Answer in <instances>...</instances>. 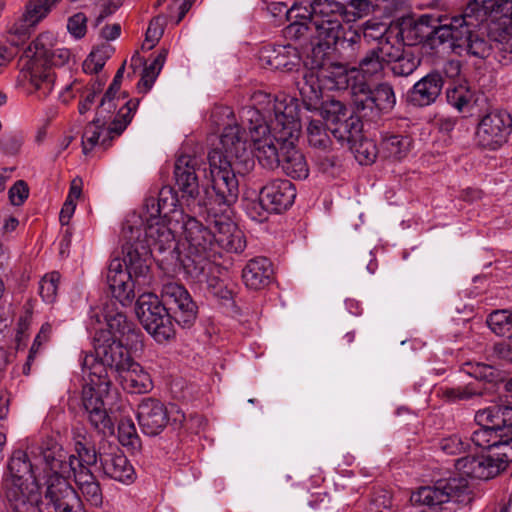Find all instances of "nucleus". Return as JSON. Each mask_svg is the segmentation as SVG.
<instances>
[{
  "label": "nucleus",
  "instance_id": "1",
  "mask_svg": "<svg viewBox=\"0 0 512 512\" xmlns=\"http://www.w3.org/2000/svg\"><path fill=\"white\" fill-rule=\"evenodd\" d=\"M94 340L95 354H80L85 381L81 396L82 408L95 430L104 434L112 433L114 425L104 403L112 385L107 369L114 371L118 376L134 359L124 346L125 341L108 337L106 333H97Z\"/></svg>",
  "mask_w": 512,
  "mask_h": 512
},
{
  "label": "nucleus",
  "instance_id": "2",
  "mask_svg": "<svg viewBox=\"0 0 512 512\" xmlns=\"http://www.w3.org/2000/svg\"><path fill=\"white\" fill-rule=\"evenodd\" d=\"M207 160L209 172L206 178L214 192L211 199L218 205H232L239 193L236 174H245L254 166L245 129L238 124L227 125L219 145L209 151Z\"/></svg>",
  "mask_w": 512,
  "mask_h": 512
},
{
  "label": "nucleus",
  "instance_id": "3",
  "mask_svg": "<svg viewBox=\"0 0 512 512\" xmlns=\"http://www.w3.org/2000/svg\"><path fill=\"white\" fill-rule=\"evenodd\" d=\"M180 233L179 226L164 220H145L137 214L131 215L123 224L122 237L127 245L135 249L147 247L149 258L157 253L159 267L175 265L178 243L176 235ZM151 260L149 259V262Z\"/></svg>",
  "mask_w": 512,
  "mask_h": 512
},
{
  "label": "nucleus",
  "instance_id": "4",
  "mask_svg": "<svg viewBox=\"0 0 512 512\" xmlns=\"http://www.w3.org/2000/svg\"><path fill=\"white\" fill-rule=\"evenodd\" d=\"M251 106L241 110V120L248 129L258 126H269L281 132L282 135H293L299 127L298 100L281 95L256 91L251 96Z\"/></svg>",
  "mask_w": 512,
  "mask_h": 512
},
{
  "label": "nucleus",
  "instance_id": "5",
  "mask_svg": "<svg viewBox=\"0 0 512 512\" xmlns=\"http://www.w3.org/2000/svg\"><path fill=\"white\" fill-rule=\"evenodd\" d=\"M124 258L113 257L108 265L106 282L113 295L122 306L130 304L134 297L135 283H150L149 250L147 247L135 249L123 244Z\"/></svg>",
  "mask_w": 512,
  "mask_h": 512
},
{
  "label": "nucleus",
  "instance_id": "6",
  "mask_svg": "<svg viewBox=\"0 0 512 512\" xmlns=\"http://www.w3.org/2000/svg\"><path fill=\"white\" fill-rule=\"evenodd\" d=\"M32 446H42V441H29L25 450H15L8 462V474L4 478V489L10 507H23L30 502V494H36V504L41 503L40 486L35 471L40 463L45 465L43 455L31 453Z\"/></svg>",
  "mask_w": 512,
  "mask_h": 512
},
{
  "label": "nucleus",
  "instance_id": "7",
  "mask_svg": "<svg viewBox=\"0 0 512 512\" xmlns=\"http://www.w3.org/2000/svg\"><path fill=\"white\" fill-rule=\"evenodd\" d=\"M475 422L479 428L468 441L483 449L497 448L499 456L512 461V403L478 410Z\"/></svg>",
  "mask_w": 512,
  "mask_h": 512
},
{
  "label": "nucleus",
  "instance_id": "8",
  "mask_svg": "<svg viewBox=\"0 0 512 512\" xmlns=\"http://www.w3.org/2000/svg\"><path fill=\"white\" fill-rule=\"evenodd\" d=\"M30 451L32 454L43 455L45 467L51 472L50 476H60L66 480L79 470H90L89 467L95 465L99 460V454L95 447L84 437L83 441L75 442L76 454L66 452L53 438L42 440V446H32Z\"/></svg>",
  "mask_w": 512,
  "mask_h": 512
},
{
  "label": "nucleus",
  "instance_id": "9",
  "mask_svg": "<svg viewBox=\"0 0 512 512\" xmlns=\"http://www.w3.org/2000/svg\"><path fill=\"white\" fill-rule=\"evenodd\" d=\"M476 26L466 11L456 16L426 13L414 22L413 31L419 41H429L433 45L449 43L451 48L457 49L463 47L467 35Z\"/></svg>",
  "mask_w": 512,
  "mask_h": 512
},
{
  "label": "nucleus",
  "instance_id": "10",
  "mask_svg": "<svg viewBox=\"0 0 512 512\" xmlns=\"http://www.w3.org/2000/svg\"><path fill=\"white\" fill-rule=\"evenodd\" d=\"M352 102L356 113L369 121H375L382 113L392 111L396 104V95L393 86L388 82L371 87L362 79L352 84Z\"/></svg>",
  "mask_w": 512,
  "mask_h": 512
},
{
  "label": "nucleus",
  "instance_id": "11",
  "mask_svg": "<svg viewBox=\"0 0 512 512\" xmlns=\"http://www.w3.org/2000/svg\"><path fill=\"white\" fill-rule=\"evenodd\" d=\"M410 501L415 506L436 508L444 503H468L471 501L469 482L464 477L439 479L432 486H423L411 494Z\"/></svg>",
  "mask_w": 512,
  "mask_h": 512
},
{
  "label": "nucleus",
  "instance_id": "12",
  "mask_svg": "<svg viewBox=\"0 0 512 512\" xmlns=\"http://www.w3.org/2000/svg\"><path fill=\"white\" fill-rule=\"evenodd\" d=\"M512 132V116L494 109L480 117L474 133V144L481 150L496 151L507 143Z\"/></svg>",
  "mask_w": 512,
  "mask_h": 512
},
{
  "label": "nucleus",
  "instance_id": "13",
  "mask_svg": "<svg viewBox=\"0 0 512 512\" xmlns=\"http://www.w3.org/2000/svg\"><path fill=\"white\" fill-rule=\"evenodd\" d=\"M126 98V94L121 96L105 92L97 107L96 122H103L105 124L108 123L117 110L107 130L110 138L119 136L127 128L138 107V99L126 100Z\"/></svg>",
  "mask_w": 512,
  "mask_h": 512
},
{
  "label": "nucleus",
  "instance_id": "14",
  "mask_svg": "<svg viewBox=\"0 0 512 512\" xmlns=\"http://www.w3.org/2000/svg\"><path fill=\"white\" fill-rule=\"evenodd\" d=\"M70 57L69 49L57 47L43 61L49 66H63ZM24 76L28 81V93L40 101L45 100L54 89L56 76L51 67L34 65Z\"/></svg>",
  "mask_w": 512,
  "mask_h": 512
},
{
  "label": "nucleus",
  "instance_id": "15",
  "mask_svg": "<svg viewBox=\"0 0 512 512\" xmlns=\"http://www.w3.org/2000/svg\"><path fill=\"white\" fill-rule=\"evenodd\" d=\"M45 499L38 512H86L77 492L60 476H48Z\"/></svg>",
  "mask_w": 512,
  "mask_h": 512
},
{
  "label": "nucleus",
  "instance_id": "16",
  "mask_svg": "<svg viewBox=\"0 0 512 512\" xmlns=\"http://www.w3.org/2000/svg\"><path fill=\"white\" fill-rule=\"evenodd\" d=\"M255 155L262 167L273 170L280 166L284 141L279 139L280 133L269 126H258L249 129Z\"/></svg>",
  "mask_w": 512,
  "mask_h": 512
},
{
  "label": "nucleus",
  "instance_id": "17",
  "mask_svg": "<svg viewBox=\"0 0 512 512\" xmlns=\"http://www.w3.org/2000/svg\"><path fill=\"white\" fill-rule=\"evenodd\" d=\"M175 226H179L187 248L194 253H214L213 221L209 227L204 226L195 216L186 213H177Z\"/></svg>",
  "mask_w": 512,
  "mask_h": 512
},
{
  "label": "nucleus",
  "instance_id": "18",
  "mask_svg": "<svg viewBox=\"0 0 512 512\" xmlns=\"http://www.w3.org/2000/svg\"><path fill=\"white\" fill-rule=\"evenodd\" d=\"M466 12L476 22H483L488 18L496 20V26L491 31L496 42L498 34L511 23L512 0H471Z\"/></svg>",
  "mask_w": 512,
  "mask_h": 512
},
{
  "label": "nucleus",
  "instance_id": "19",
  "mask_svg": "<svg viewBox=\"0 0 512 512\" xmlns=\"http://www.w3.org/2000/svg\"><path fill=\"white\" fill-rule=\"evenodd\" d=\"M163 301L173 311L174 320L183 328L193 325L197 317V306L188 291L180 284L165 283L161 290Z\"/></svg>",
  "mask_w": 512,
  "mask_h": 512
},
{
  "label": "nucleus",
  "instance_id": "20",
  "mask_svg": "<svg viewBox=\"0 0 512 512\" xmlns=\"http://www.w3.org/2000/svg\"><path fill=\"white\" fill-rule=\"evenodd\" d=\"M508 462L499 454L497 457L482 454L459 458L454 465L461 474L467 477L488 480L504 470Z\"/></svg>",
  "mask_w": 512,
  "mask_h": 512
},
{
  "label": "nucleus",
  "instance_id": "21",
  "mask_svg": "<svg viewBox=\"0 0 512 512\" xmlns=\"http://www.w3.org/2000/svg\"><path fill=\"white\" fill-rule=\"evenodd\" d=\"M177 193L170 186H164L158 193V197H148L145 199L143 210L138 217L145 220H164L170 224L176 225L173 221L177 213H184L182 209L177 208Z\"/></svg>",
  "mask_w": 512,
  "mask_h": 512
},
{
  "label": "nucleus",
  "instance_id": "22",
  "mask_svg": "<svg viewBox=\"0 0 512 512\" xmlns=\"http://www.w3.org/2000/svg\"><path fill=\"white\" fill-rule=\"evenodd\" d=\"M214 253H194L187 248V253L184 257H181L180 252L176 253L175 265L169 266L164 265L162 270L168 276H174L179 273H183L184 277L193 282H202L211 266V257Z\"/></svg>",
  "mask_w": 512,
  "mask_h": 512
},
{
  "label": "nucleus",
  "instance_id": "23",
  "mask_svg": "<svg viewBox=\"0 0 512 512\" xmlns=\"http://www.w3.org/2000/svg\"><path fill=\"white\" fill-rule=\"evenodd\" d=\"M201 165L200 159L191 155H180L174 165V178L183 198L195 201L200 193L197 170Z\"/></svg>",
  "mask_w": 512,
  "mask_h": 512
},
{
  "label": "nucleus",
  "instance_id": "24",
  "mask_svg": "<svg viewBox=\"0 0 512 512\" xmlns=\"http://www.w3.org/2000/svg\"><path fill=\"white\" fill-rule=\"evenodd\" d=\"M137 419L142 432L148 436L159 435L169 422L167 408L154 398L141 401L138 405Z\"/></svg>",
  "mask_w": 512,
  "mask_h": 512
},
{
  "label": "nucleus",
  "instance_id": "25",
  "mask_svg": "<svg viewBox=\"0 0 512 512\" xmlns=\"http://www.w3.org/2000/svg\"><path fill=\"white\" fill-rule=\"evenodd\" d=\"M301 122L299 127L293 135H282V131L278 136L281 141H284L282 148L280 166L284 173L293 179H305L309 174V168L304 155L296 148V141L300 134Z\"/></svg>",
  "mask_w": 512,
  "mask_h": 512
},
{
  "label": "nucleus",
  "instance_id": "26",
  "mask_svg": "<svg viewBox=\"0 0 512 512\" xmlns=\"http://www.w3.org/2000/svg\"><path fill=\"white\" fill-rule=\"evenodd\" d=\"M444 86L443 76L433 71L418 80L407 92V101L414 107H427L434 104Z\"/></svg>",
  "mask_w": 512,
  "mask_h": 512
},
{
  "label": "nucleus",
  "instance_id": "27",
  "mask_svg": "<svg viewBox=\"0 0 512 512\" xmlns=\"http://www.w3.org/2000/svg\"><path fill=\"white\" fill-rule=\"evenodd\" d=\"M261 201L272 213H281L292 206L296 198L294 184L286 179H276L260 191Z\"/></svg>",
  "mask_w": 512,
  "mask_h": 512
},
{
  "label": "nucleus",
  "instance_id": "28",
  "mask_svg": "<svg viewBox=\"0 0 512 512\" xmlns=\"http://www.w3.org/2000/svg\"><path fill=\"white\" fill-rule=\"evenodd\" d=\"M214 254L215 248L220 247L223 250L233 253H241L246 247V240L243 232L225 217H214Z\"/></svg>",
  "mask_w": 512,
  "mask_h": 512
},
{
  "label": "nucleus",
  "instance_id": "29",
  "mask_svg": "<svg viewBox=\"0 0 512 512\" xmlns=\"http://www.w3.org/2000/svg\"><path fill=\"white\" fill-rule=\"evenodd\" d=\"M319 76H321L324 88L327 90H344L350 88L354 81H361L357 77L355 68L348 69L341 63L329 62L323 63L317 67Z\"/></svg>",
  "mask_w": 512,
  "mask_h": 512
},
{
  "label": "nucleus",
  "instance_id": "30",
  "mask_svg": "<svg viewBox=\"0 0 512 512\" xmlns=\"http://www.w3.org/2000/svg\"><path fill=\"white\" fill-rule=\"evenodd\" d=\"M103 317L108 326L106 333L108 337H115L117 340L125 341L126 345L136 343L140 337L139 330L132 322H129L126 316L120 311H113L107 305L103 310Z\"/></svg>",
  "mask_w": 512,
  "mask_h": 512
},
{
  "label": "nucleus",
  "instance_id": "31",
  "mask_svg": "<svg viewBox=\"0 0 512 512\" xmlns=\"http://www.w3.org/2000/svg\"><path fill=\"white\" fill-rule=\"evenodd\" d=\"M99 460L104 473L110 478L122 483H130L134 480L133 466L117 447L109 453H99Z\"/></svg>",
  "mask_w": 512,
  "mask_h": 512
},
{
  "label": "nucleus",
  "instance_id": "32",
  "mask_svg": "<svg viewBox=\"0 0 512 512\" xmlns=\"http://www.w3.org/2000/svg\"><path fill=\"white\" fill-rule=\"evenodd\" d=\"M302 102L308 110H317L321 104L322 90L325 89L317 68L305 69L297 81Z\"/></svg>",
  "mask_w": 512,
  "mask_h": 512
},
{
  "label": "nucleus",
  "instance_id": "33",
  "mask_svg": "<svg viewBox=\"0 0 512 512\" xmlns=\"http://www.w3.org/2000/svg\"><path fill=\"white\" fill-rule=\"evenodd\" d=\"M273 274L272 263L266 257L250 259L242 270V279L245 286L252 290L266 287Z\"/></svg>",
  "mask_w": 512,
  "mask_h": 512
},
{
  "label": "nucleus",
  "instance_id": "34",
  "mask_svg": "<svg viewBox=\"0 0 512 512\" xmlns=\"http://www.w3.org/2000/svg\"><path fill=\"white\" fill-rule=\"evenodd\" d=\"M117 378L122 388L132 394L147 393L153 387L150 374L135 360Z\"/></svg>",
  "mask_w": 512,
  "mask_h": 512
},
{
  "label": "nucleus",
  "instance_id": "35",
  "mask_svg": "<svg viewBox=\"0 0 512 512\" xmlns=\"http://www.w3.org/2000/svg\"><path fill=\"white\" fill-rule=\"evenodd\" d=\"M261 60L271 69L291 71L299 64L300 58L295 47L285 45L265 49L261 54Z\"/></svg>",
  "mask_w": 512,
  "mask_h": 512
},
{
  "label": "nucleus",
  "instance_id": "36",
  "mask_svg": "<svg viewBox=\"0 0 512 512\" xmlns=\"http://www.w3.org/2000/svg\"><path fill=\"white\" fill-rule=\"evenodd\" d=\"M145 319L143 327L158 343L167 342L174 337V326L165 307L163 313L154 314L153 317L148 313Z\"/></svg>",
  "mask_w": 512,
  "mask_h": 512
},
{
  "label": "nucleus",
  "instance_id": "37",
  "mask_svg": "<svg viewBox=\"0 0 512 512\" xmlns=\"http://www.w3.org/2000/svg\"><path fill=\"white\" fill-rule=\"evenodd\" d=\"M411 148V139L404 135L383 133L379 145L380 156L391 160L406 157Z\"/></svg>",
  "mask_w": 512,
  "mask_h": 512
},
{
  "label": "nucleus",
  "instance_id": "38",
  "mask_svg": "<svg viewBox=\"0 0 512 512\" xmlns=\"http://www.w3.org/2000/svg\"><path fill=\"white\" fill-rule=\"evenodd\" d=\"M84 499L92 506L98 507L103 502L100 484L90 470H79L71 474Z\"/></svg>",
  "mask_w": 512,
  "mask_h": 512
},
{
  "label": "nucleus",
  "instance_id": "39",
  "mask_svg": "<svg viewBox=\"0 0 512 512\" xmlns=\"http://www.w3.org/2000/svg\"><path fill=\"white\" fill-rule=\"evenodd\" d=\"M108 128L103 122H96L94 118L89 122L82 134V150L84 154L91 152L96 146H101L103 149H107L110 145V141L114 138H110L107 134Z\"/></svg>",
  "mask_w": 512,
  "mask_h": 512
},
{
  "label": "nucleus",
  "instance_id": "40",
  "mask_svg": "<svg viewBox=\"0 0 512 512\" xmlns=\"http://www.w3.org/2000/svg\"><path fill=\"white\" fill-rule=\"evenodd\" d=\"M360 114L350 113L338 122L332 124L329 128L332 135L340 142L357 143L362 131Z\"/></svg>",
  "mask_w": 512,
  "mask_h": 512
},
{
  "label": "nucleus",
  "instance_id": "41",
  "mask_svg": "<svg viewBox=\"0 0 512 512\" xmlns=\"http://www.w3.org/2000/svg\"><path fill=\"white\" fill-rule=\"evenodd\" d=\"M307 141L309 146L319 154L330 152L332 140L326 124L321 120H311L307 126Z\"/></svg>",
  "mask_w": 512,
  "mask_h": 512
},
{
  "label": "nucleus",
  "instance_id": "42",
  "mask_svg": "<svg viewBox=\"0 0 512 512\" xmlns=\"http://www.w3.org/2000/svg\"><path fill=\"white\" fill-rule=\"evenodd\" d=\"M313 27L319 41V49L322 47H326L327 49L333 48L347 31L343 23L337 21H330V23L327 21L326 23H316Z\"/></svg>",
  "mask_w": 512,
  "mask_h": 512
},
{
  "label": "nucleus",
  "instance_id": "43",
  "mask_svg": "<svg viewBox=\"0 0 512 512\" xmlns=\"http://www.w3.org/2000/svg\"><path fill=\"white\" fill-rule=\"evenodd\" d=\"M482 395V390L476 388L473 384L457 387L441 386L437 389V396L447 403L467 401Z\"/></svg>",
  "mask_w": 512,
  "mask_h": 512
},
{
  "label": "nucleus",
  "instance_id": "44",
  "mask_svg": "<svg viewBox=\"0 0 512 512\" xmlns=\"http://www.w3.org/2000/svg\"><path fill=\"white\" fill-rule=\"evenodd\" d=\"M361 34L353 29H347L337 44L333 47L338 52L339 56L346 61H353L356 59L361 50Z\"/></svg>",
  "mask_w": 512,
  "mask_h": 512
},
{
  "label": "nucleus",
  "instance_id": "45",
  "mask_svg": "<svg viewBox=\"0 0 512 512\" xmlns=\"http://www.w3.org/2000/svg\"><path fill=\"white\" fill-rule=\"evenodd\" d=\"M386 64L383 58L377 53L375 48L369 50L358 63V67H354L357 70V75L362 74L363 80L365 77H374L380 75Z\"/></svg>",
  "mask_w": 512,
  "mask_h": 512
},
{
  "label": "nucleus",
  "instance_id": "46",
  "mask_svg": "<svg viewBox=\"0 0 512 512\" xmlns=\"http://www.w3.org/2000/svg\"><path fill=\"white\" fill-rule=\"evenodd\" d=\"M114 49L109 44H103L94 49L83 62V71L87 74H96L102 70L106 61L111 57Z\"/></svg>",
  "mask_w": 512,
  "mask_h": 512
},
{
  "label": "nucleus",
  "instance_id": "47",
  "mask_svg": "<svg viewBox=\"0 0 512 512\" xmlns=\"http://www.w3.org/2000/svg\"><path fill=\"white\" fill-rule=\"evenodd\" d=\"M462 50H465L470 56L485 59L492 51V45L485 37L473 32V29L467 35V42L463 43Z\"/></svg>",
  "mask_w": 512,
  "mask_h": 512
},
{
  "label": "nucleus",
  "instance_id": "48",
  "mask_svg": "<svg viewBox=\"0 0 512 512\" xmlns=\"http://www.w3.org/2000/svg\"><path fill=\"white\" fill-rule=\"evenodd\" d=\"M164 305L160 302L159 298L153 293H143L140 295L136 302L135 312L139 321L144 323L145 316L149 313L152 317L154 314L163 313Z\"/></svg>",
  "mask_w": 512,
  "mask_h": 512
},
{
  "label": "nucleus",
  "instance_id": "49",
  "mask_svg": "<svg viewBox=\"0 0 512 512\" xmlns=\"http://www.w3.org/2000/svg\"><path fill=\"white\" fill-rule=\"evenodd\" d=\"M313 25L323 17H343L344 4L336 0H312Z\"/></svg>",
  "mask_w": 512,
  "mask_h": 512
},
{
  "label": "nucleus",
  "instance_id": "50",
  "mask_svg": "<svg viewBox=\"0 0 512 512\" xmlns=\"http://www.w3.org/2000/svg\"><path fill=\"white\" fill-rule=\"evenodd\" d=\"M56 38L51 32L41 33L31 44L28 46V56L35 60H44L47 55L52 51L55 45Z\"/></svg>",
  "mask_w": 512,
  "mask_h": 512
},
{
  "label": "nucleus",
  "instance_id": "51",
  "mask_svg": "<svg viewBox=\"0 0 512 512\" xmlns=\"http://www.w3.org/2000/svg\"><path fill=\"white\" fill-rule=\"evenodd\" d=\"M487 324L496 335H507L512 331V311L507 309L493 311L487 318Z\"/></svg>",
  "mask_w": 512,
  "mask_h": 512
},
{
  "label": "nucleus",
  "instance_id": "52",
  "mask_svg": "<svg viewBox=\"0 0 512 512\" xmlns=\"http://www.w3.org/2000/svg\"><path fill=\"white\" fill-rule=\"evenodd\" d=\"M420 63V58L411 51H404L390 64L391 71L395 76L407 77L418 68Z\"/></svg>",
  "mask_w": 512,
  "mask_h": 512
},
{
  "label": "nucleus",
  "instance_id": "53",
  "mask_svg": "<svg viewBox=\"0 0 512 512\" xmlns=\"http://www.w3.org/2000/svg\"><path fill=\"white\" fill-rule=\"evenodd\" d=\"M119 442L132 451L141 448V441L137 434L136 427L131 419H122L118 425Z\"/></svg>",
  "mask_w": 512,
  "mask_h": 512
},
{
  "label": "nucleus",
  "instance_id": "54",
  "mask_svg": "<svg viewBox=\"0 0 512 512\" xmlns=\"http://www.w3.org/2000/svg\"><path fill=\"white\" fill-rule=\"evenodd\" d=\"M319 108H321V115L331 125L351 113L344 103L335 99L321 102Z\"/></svg>",
  "mask_w": 512,
  "mask_h": 512
},
{
  "label": "nucleus",
  "instance_id": "55",
  "mask_svg": "<svg viewBox=\"0 0 512 512\" xmlns=\"http://www.w3.org/2000/svg\"><path fill=\"white\" fill-rule=\"evenodd\" d=\"M464 371L471 377L487 382H493L497 380L499 376V371L495 367L480 362L465 363Z\"/></svg>",
  "mask_w": 512,
  "mask_h": 512
},
{
  "label": "nucleus",
  "instance_id": "56",
  "mask_svg": "<svg viewBox=\"0 0 512 512\" xmlns=\"http://www.w3.org/2000/svg\"><path fill=\"white\" fill-rule=\"evenodd\" d=\"M380 155L379 147L371 139H360L355 147V157L361 165L372 164Z\"/></svg>",
  "mask_w": 512,
  "mask_h": 512
},
{
  "label": "nucleus",
  "instance_id": "57",
  "mask_svg": "<svg viewBox=\"0 0 512 512\" xmlns=\"http://www.w3.org/2000/svg\"><path fill=\"white\" fill-rule=\"evenodd\" d=\"M370 8V0H350L344 5V21L350 23L365 17L370 13Z\"/></svg>",
  "mask_w": 512,
  "mask_h": 512
},
{
  "label": "nucleus",
  "instance_id": "58",
  "mask_svg": "<svg viewBox=\"0 0 512 512\" xmlns=\"http://www.w3.org/2000/svg\"><path fill=\"white\" fill-rule=\"evenodd\" d=\"M60 274L51 272L46 274L39 283V294L46 303H53L57 296Z\"/></svg>",
  "mask_w": 512,
  "mask_h": 512
},
{
  "label": "nucleus",
  "instance_id": "59",
  "mask_svg": "<svg viewBox=\"0 0 512 512\" xmlns=\"http://www.w3.org/2000/svg\"><path fill=\"white\" fill-rule=\"evenodd\" d=\"M470 446V442L465 438L463 439L460 435H451L442 438L439 442V448L445 454L457 455L465 452Z\"/></svg>",
  "mask_w": 512,
  "mask_h": 512
},
{
  "label": "nucleus",
  "instance_id": "60",
  "mask_svg": "<svg viewBox=\"0 0 512 512\" xmlns=\"http://www.w3.org/2000/svg\"><path fill=\"white\" fill-rule=\"evenodd\" d=\"M446 97L447 102L451 106L456 108L458 111H462L469 104L472 95L466 86L459 85L448 89Z\"/></svg>",
  "mask_w": 512,
  "mask_h": 512
},
{
  "label": "nucleus",
  "instance_id": "61",
  "mask_svg": "<svg viewBox=\"0 0 512 512\" xmlns=\"http://www.w3.org/2000/svg\"><path fill=\"white\" fill-rule=\"evenodd\" d=\"M312 0L294 2L289 6V21H305L313 25Z\"/></svg>",
  "mask_w": 512,
  "mask_h": 512
},
{
  "label": "nucleus",
  "instance_id": "62",
  "mask_svg": "<svg viewBox=\"0 0 512 512\" xmlns=\"http://www.w3.org/2000/svg\"><path fill=\"white\" fill-rule=\"evenodd\" d=\"M375 50L383 58V61L386 65H390L398 56H400L404 50H402V44L398 43L397 46L392 44L389 40V37L386 36L384 39H381L380 42L375 47Z\"/></svg>",
  "mask_w": 512,
  "mask_h": 512
},
{
  "label": "nucleus",
  "instance_id": "63",
  "mask_svg": "<svg viewBox=\"0 0 512 512\" xmlns=\"http://www.w3.org/2000/svg\"><path fill=\"white\" fill-rule=\"evenodd\" d=\"M67 30L75 39H81L87 32V17L84 13L78 12L67 20Z\"/></svg>",
  "mask_w": 512,
  "mask_h": 512
},
{
  "label": "nucleus",
  "instance_id": "64",
  "mask_svg": "<svg viewBox=\"0 0 512 512\" xmlns=\"http://www.w3.org/2000/svg\"><path fill=\"white\" fill-rule=\"evenodd\" d=\"M163 35V27L158 19L150 21L142 44L143 50H151Z\"/></svg>",
  "mask_w": 512,
  "mask_h": 512
}]
</instances>
